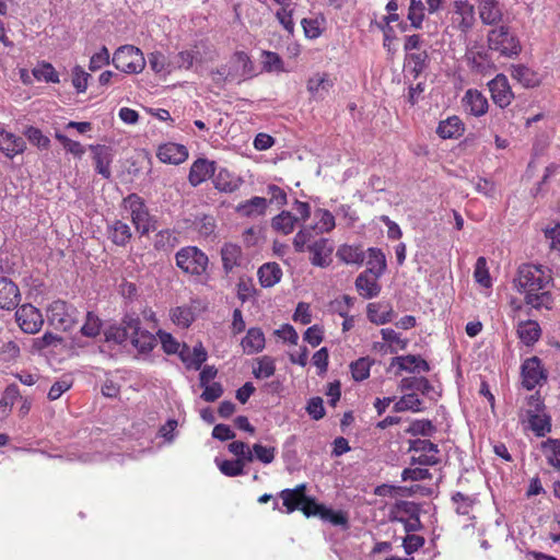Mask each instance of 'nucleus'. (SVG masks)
<instances>
[{
    "mask_svg": "<svg viewBox=\"0 0 560 560\" xmlns=\"http://www.w3.org/2000/svg\"><path fill=\"white\" fill-rule=\"evenodd\" d=\"M552 271L542 265L522 264L513 279L514 289L524 294V304L530 310L552 308Z\"/></svg>",
    "mask_w": 560,
    "mask_h": 560,
    "instance_id": "1",
    "label": "nucleus"
},
{
    "mask_svg": "<svg viewBox=\"0 0 560 560\" xmlns=\"http://www.w3.org/2000/svg\"><path fill=\"white\" fill-rule=\"evenodd\" d=\"M175 264L180 271L194 278L208 275L209 257L197 246H184L175 254Z\"/></svg>",
    "mask_w": 560,
    "mask_h": 560,
    "instance_id": "2",
    "label": "nucleus"
},
{
    "mask_svg": "<svg viewBox=\"0 0 560 560\" xmlns=\"http://www.w3.org/2000/svg\"><path fill=\"white\" fill-rule=\"evenodd\" d=\"M487 44L490 50L498 51L508 58L518 56L522 51L520 39L506 25L490 30L487 35Z\"/></svg>",
    "mask_w": 560,
    "mask_h": 560,
    "instance_id": "3",
    "label": "nucleus"
},
{
    "mask_svg": "<svg viewBox=\"0 0 560 560\" xmlns=\"http://www.w3.org/2000/svg\"><path fill=\"white\" fill-rule=\"evenodd\" d=\"M114 67L127 74L141 73L145 67V59L141 49L133 45L118 47L112 58Z\"/></svg>",
    "mask_w": 560,
    "mask_h": 560,
    "instance_id": "4",
    "label": "nucleus"
},
{
    "mask_svg": "<svg viewBox=\"0 0 560 560\" xmlns=\"http://www.w3.org/2000/svg\"><path fill=\"white\" fill-rule=\"evenodd\" d=\"M124 206L130 211L131 222L141 235L155 230V221L150 215L143 199L137 194H130L124 199Z\"/></svg>",
    "mask_w": 560,
    "mask_h": 560,
    "instance_id": "5",
    "label": "nucleus"
},
{
    "mask_svg": "<svg viewBox=\"0 0 560 560\" xmlns=\"http://www.w3.org/2000/svg\"><path fill=\"white\" fill-rule=\"evenodd\" d=\"M47 317L56 328L65 331L70 330L77 323V310L67 302L57 300L49 305Z\"/></svg>",
    "mask_w": 560,
    "mask_h": 560,
    "instance_id": "6",
    "label": "nucleus"
},
{
    "mask_svg": "<svg viewBox=\"0 0 560 560\" xmlns=\"http://www.w3.org/2000/svg\"><path fill=\"white\" fill-rule=\"evenodd\" d=\"M465 59L471 72L486 75L495 70L488 50L482 46L474 45L467 48Z\"/></svg>",
    "mask_w": 560,
    "mask_h": 560,
    "instance_id": "7",
    "label": "nucleus"
},
{
    "mask_svg": "<svg viewBox=\"0 0 560 560\" xmlns=\"http://www.w3.org/2000/svg\"><path fill=\"white\" fill-rule=\"evenodd\" d=\"M452 22L460 33H469L476 23L474 4L467 0H455L453 2Z\"/></svg>",
    "mask_w": 560,
    "mask_h": 560,
    "instance_id": "8",
    "label": "nucleus"
},
{
    "mask_svg": "<svg viewBox=\"0 0 560 560\" xmlns=\"http://www.w3.org/2000/svg\"><path fill=\"white\" fill-rule=\"evenodd\" d=\"M522 378L523 386L528 390L547 381V372L538 357L528 358L523 362Z\"/></svg>",
    "mask_w": 560,
    "mask_h": 560,
    "instance_id": "9",
    "label": "nucleus"
},
{
    "mask_svg": "<svg viewBox=\"0 0 560 560\" xmlns=\"http://www.w3.org/2000/svg\"><path fill=\"white\" fill-rule=\"evenodd\" d=\"M19 327L26 334H36L40 330L44 318L38 308L32 304H24L15 312Z\"/></svg>",
    "mask_w": 560,
    "mask_h": 560,
    "instance_id": "10",
    "label": "nucleus"
},
{
    "mask_svg": "<svg viewBox=\"0 0 560 560\" xmlns=\"http://www.w3.org/2000/svg\"><path fill=\"white\" fill-rule=\"evenodd\" d=\"M410 450L420 453L418 457H412V464L421 466H435L440 464L439 446L430 440H415L410 443Z\"/></svg>",
    "mask_w": 560,
    "mask_h": 560,
    "instance_id": "11",
    "label": "nucleus"
},
{
    "mask_svg": "<svg viewBox=\"0 0 560 560\" xmlns=\"http://www.w3.org/2000/svg\"><path fill=\"white\" fill-rule=\"evenodd\" d=\"M491 98L500 108L508 107L514 100V93L511 89L505 74L499 73L488 83Z\"/></svg>",
    "mask_w": 560,
    "mask_h": 560,
    "instance_id": "12",
    "label": "nucleus"
},
{
    "mask_svg": "<svg viewBox=\"0 0 560 560\" xmlns=\"http://www.w3.org/2000/svg\"><path fill=\"white\" fill-rule=\"evenodd\" d=\"M140 328V319L138 317L126 315L119 325H112L105 331L107 341H114L117 345H122L131 337L132 331Z\"/></svg>",
    "mask_w": 560,
    "mask_h": 560,
    "instance_id": "13",
    "label": "nucleus"
},
{
    "mask_svg": "<svg viewBox=\"0 0 560 560\" xmlns=\"http://www.w3.org/2000/svg\"><path fill=\"white\" fill-rule=\"evenodd\" d=\"M381 276L373 273L371 270L362 271L355 279V289L363 299L370 300L377 296L381 292L378 282Z\"/></svg>",
    "mask_w": 560,
    "mask_h": 560,
    "instance_id": "14",
    "label": "nucleus"
},
{
    "mask_svg": "<svg viewBox=\"0 0 560 560\" xmlns=\"http://www.w3.org/2000/svg\"><path fill=\"white\" fill-rule=\"evenodd\" d=\"M21 302L18 284L8 277H0V308L11 311Z\"/></svg>",
    "mask_w": 560,
    "mask_h": 560,
    "instance_id": "15",
    "label": "nucleus"
},
{
    "mask_svg": "<svg viewBox=\"0 0 560 560\" xmlns=\"http://www.w3.org/2000/svg\"><path fill=\"white\" fill-rule=\"evenodd\" d=\"M462 104L465 112L475 117L486 115L489 108L487 97L476 89H469L465 92Z\"/></svg>",
    "mask_w": 560,
    "mask_h": 560,
    "instance_id": "16",
    "label": "nucleus"
},
{
    "mask_svg": "<svg viewBox=\"0 0 560 560\" xmlns=\"http://www.w3.org/2000/svg\"><path fill=\"white\" fill-rule=\"evenodd\" d=\"M156 156L162 163L178 165L187 160L188 150L183 144L167 142L159 147Z\"/></svg>",
    "mask_w": 560,
    "mask_h": 560,
    "instance_id": "17",
    "label": "nucleus"
},
{
    "mask_svg": "<svg viewBox=\"0 0 560 560\" xmlns=\"http://www.w3.org/2000/svg\"><path fill=\"white\" fill-rule=\"evenodd\" d=\"M477 8L485 25H498L502 22L503 11L499 0H477Z\"/></svg>",
    "mask_w": 560,
    "mask_h": 560,
    "instance_id": "18",
    "label": "nucleus"
},
{
    "mask_svg": "<svg viewBox=\"0 0 560 560\" xmlns=\"http://www.w3.org/2000/svg\"><path fill=\"white\" fill-rule=\"evenodd\" d=\"M215 173V163L207 159H197L190 166L188 182L196 187L212 177Z\"/></svg>",
    "mask_w": 560,
    "mask_h": 560,
    "instance_id": "19",
    "label": "nucleus"
},
{
    "mask_svg": "<svg viewBox=\"0 0 560 560\" xmlns=\"http://www.w3.org/2000/svg\"><path fill=\"white\" fill-rule=\"evenodd\" d=\"M26 149V142L20 136L0 129V151L9 159L22 154Z\"/></svg>",
    "mask_w": 560,
    "mask_h": 560,
    "instance_id": "20",
    "label": "nucleus"
},
{
    "mask_svg": "<svg viewBox=\"0 0 560 560\" xmlns=\"http://www.w3.org/2000/svg\"><path fill=\"white\" fill-rule=\"evenodd\" d=\"M311 262L317 267H327L331 262L334 247L328 238H319L308 246Z\"/></svg>",
    "mask_w": 560,
    "mask_h": 560,
    "instance_id": "21",
    "label": "nucleus"
},
{
    "mask_svg": "<svg viewBox=\"0 0 560 560\" xmlns=\"http://www.w3.org/2000/svg\"><path fill=\"white\" fill-rule=\"evenodd\" d=\"M392 366L397 365L398 372L396 374H399L401 371H406L409 373H416V372H429L430 365L429 363L422 359L420 355L415 354H407V355H399L392 359L390 362Z\"/></svg>",
    "mask_w": 560,
    "mask_h": 560,
    "instance_id": "22",
    "label": "nucleus"
},
{
    "mask_svg": "<svg viewBox=\"0 0 560 560\" xmlns=\"http://www.w3.org/2000/svg\"><path fill=\"white\" fill-rule=\"evenodd\" d=\"M221 259L224 272L228 275L244 262L243 250L240 245L225 243L221 248Z\"/></svg>",
    "mask_w": 560,
    "mask_h": 560,
    "instance_id": "23",
    "label": "nucleus"
},
{
    "mask_svg": "<svg viewBox=\"0 0 560 560\" xmlns=\"http://www.w3.org/2000/svg\"><path fill=\"white\" fill-rule=\"evenodd\" d=\"M279 497L283 501V506L288 514L300 510L302 503L305 502L306 497V485L300 483L293 489H284L280 491Z\"/></svg>",
    "mask_w": 560,
    "mask_h": 560,
    "instance_id": "24",
    "label": "nucleus"
},
{
    "mask_svg": "<svg viewBox=\"0 0 560 560\" xmlns=\"http://www.w3.org/2000/svg\"><path fill=\"white\" fill-rule=\"evenodd\" d=\"M465 132V124L454 115L441 120L436 128V135L441 139H458Z\"/></svg>",
    "mask_w": 560,
    "mask_h": 560,
    "instance_id": "25",
    "label": "nucleus"
},
{
    "mask_svg": "<svg viewBox=\"0 0 560 560\" xmlns=\"http://www.w3.org/2000/svg\"><path fill=\"white\" fill-rule=\"evenodd\" d=\"M214 188L222 192H234L240 189L243 179L226 168H221L217 175H213Z\"/></svg>",
    "mask_w": 560,
    "mask_h": 560,
    "instance_id": "26",
    "label": "nucleus"
},
{
    "mask_svg": "<svg viewBox=\"0 0 560 560\" xmlns=\"http://www.w3.org/2000/svg\"><path fill=\"white\" fill-rule=\"evenodd\" d=\"M334 81L326 72L315 73L307 80L306 89L312 97L323 98L332 88Z\"/></svg>",
    "mask_w": 560,
    "mask_h": 560,
    "instance_id": "27",
    "label": "nucleus"
},
{
    "mask_svg": "<svg viewBox=\"0 0 560 560\" xmlns=\"http://www.w3.org/2000/svg\"><path fill=\"white\" fill-rule=\"evenodd\" d=\"M511 77L524 88H535L540 84L539 74L525 65H512Z\"/></svg>",
    "mask_w": 560,
    "mask_h": 560,
    "instance_id": "28",
    "label": "nucleus"
},
{
    "mask_svg": "<svg viewBox=\"0 0 560 560\" xmlns=\"http://www.w3.org/2000/svg\"><path fill=\"white\" fill-rule=\"evenodd\" d=\"M179 357L187 369L199 370L202 363L206 362L208 354L202 343L199 342L192 350L184 346L183 350L179 352Z\"/></svg>",
    "mask_w": 560,
    "mask_h": 560,
    "instance_id": "29",
    "label": "nucleus"
},
{
    "mask_svg": "<svg viewBox=\"0 0 560 560\" xmlns=\"http://www.w3.org/2000/svg\"><path fill=\"white\" fill-rule=\"evenodd\" d=\"M516 334L524 345L533 346L539 340L541 336V329L536 320L526 319L521 320L517 324Z\"/></svg>",
    "mask_w": 560,
    "mask_h": 560,
    "instance_id": "30",
    "label": "nucleus"
},
{
    "mask_svg": "<svg viewBox=\"0 0 560 560\" xmlns=\"http://www.w3.org/2000/svg\"><path fill=\"white\" fill-rule=\"evenodd\" d=\"M93 151V160L95 164V171L101 174L104 178H109L112 175L110 163L112 154L109 149L105 145H91Z\"/></svg>",
    "mask_w": 560,
    "mask_h": 560,
    "instance_id": "31",
    "label": "nucleus"
},
{
    "mask_svg": "<svg viewBox=\"0 0 560 560\" xmlns=\"http://www.w3.org/2000/svg\"><path fill=\"white\" fill-rule=\"evenodd\" d=\"M265 342L266 340L262 330L258 327H252L247 330L241 345L245 353L254 354L262 351Z\"/></svg>",
    "mask_w": 560,
    "mask_h": 560,
    "instance_id": "32",
    "label": "nucleus"
},
{
    "mask_svg": "<svg viewBox=\"0 0 560 560\" xmlns=\"http://www.w3.org/2000/svg\"><path fill=\"white\" fill-rule=\"evenodd\" d=\"M336 255L339 260L347 265L361 266L365 259V253L361 245H340Z\"/></svg>",
    "mask_w": 560,
    "mask_h": 560,
    "instance_id": "33",
    "label": "nucleus"
},
{
    "mask_svg": "<svg viewBox=\"0 0 560 560\" xmlns=\"http://www.w3.org/2000/svg\"><path fill=\"white\" fill-rule=\"evenodd\" d=\"M267 209V199L255 196L248 200L238 203L235 208L236 212L242 217H255L265 214Z\"/></svg>",
    "mask_w": 560,
    "mask_h": 560,
    "instance_id": "34",
    "label": "nucleus"
},
{
    "mask_svg": "<svg viewBox=\"0 0 560 560\" xmlns=\"http://www.w3.org/2000/svg\"><path fill=\"white\" fill-rule=\"evenodd\" d=\"M257 275L261 287L271 288L281 280L282 270L277 262H267L258 269Z\"/></svg>",
    "mask_w": 560,
    "mask_h": 560,
    "instance_id": "35",
    "label": "nucleus"
},
{
    "mask_svg": "<svg viewBox=\"0 0 560 560\" xmlns=\"http://www.w3.org/2000/svg\"><path fill=\"white\" fill-rule=\"evenodd\" d=\"M130 341L141 353L150 352L156 345L154 335L150 331L141 330V327L137 331L131 332Z\"/></svg>",
    "mask_w": 560,
    "mask_h": 560,
    "instance_id": "36",
    "label": "nucleus"
},
{
    "mask_svg": "<svg viewBox=\"0 0 560 560\" xmlns=\"http://www.w3.org/2000/svg\"><path fill=\"white\" fill-rule=\"evenodd\" d=\"M109 238L115 245L126 246L131 240L132 233L130 226L120 220H116L109 226Z\"/></svg>",
    "mask_w": 560,
    "mask_h": 560,
    "instance_id": "37",
    "label": "nucleus"
},
{
    "mask_svg": "<svg viewBox=\"0 0 560 560\" xmlns=\"http://www.w3.org/2000/svg\"><path fill=\"white\" fill-rule=\"evenodd\" d=\"M368 268L365 270H371L373 273L377 276H383L386 270V257L381 248L370 247L368 248Z\"/></svg>",
    "mask_w": 560,
    "mask_h": 560,
    "instance_id": "38",
    "label": "nucleus"
},
{
    "mask_svg": "<svg viewBox=\"0 0 560 560\" xmlns=\"http://www.w3.org/2000/svg\"><path fill=\"white\" fill-rule=\"evenodd\" d=\"M418 514V508L413 502L398 501L390 509L388 517L390 522H402L406 515L409 517Z\"/></svg>",
    "mask_w": 560,
    "mask_h": 560,
    "instance_id": "39",
    "label": "nucleus"
},
{
    "mask_svg": "<svg viewBox=\"0 0 560 560\" xmlns=\"http://www.w3.org/2000/svg\"><path fill=\"white\" fill-rule=\"evenodd\" d=\"M541 450L550 466L555 469H560V440L547 439L541 443Z\"/></svg>",
    "mask_w": 560,
    "mask_h": 560,
    "instance_id": "40",
    "label": "nucleus"
},
{
    "mask_svg": "<svg viewBox=\"0 0 560 560\" xmlns=\"http://www.w3.org/2000/svg\"><path fill=\"white\" fill-rule=\"evenodd\" d=\"M527 419L529 428L536 436H545L551 431V417L547 412L541 415H530Z\"/></svg>",
    "mask_w": 560,
    "mask_h": 560,
    "instance_id": "41",
    "label": "nucleus"
},
{
    "mask_svg": "<svg viewBox=\"0 0 560 560\" xmlns=\"http://www.w3.org/2000/svg\"><path fill=\"white\" fill-rule=\"evenodd\" d=\"M172 322L182 328H188L195 320V314L190 306H176L170 312Z\"/></svg>",
    "mask_w": 560,
    "mask_h": 560,
    "instance_id": "42",
    "label": "nucleus"
},
{
    "mask_svg": "<svg viewBox=\"0 0 560 560\" xmlns=\"http://www.w3.org/2000/svg\"><path fill=\"white\" fill-rule=\"evenodd\" d=\"M296 222L298 218L294 217L291 212L282 211L272 219L271 225L273 230L287 235L293 232Z\"/></svg>",
    "mask_w": 560,
    "mask_h": 560,
    "instance_id": "43",
    "label": "nucleus"
},
{
    "mask_svg": "<svg viewBox=\"0 0 560 560\" xmlns=\"http://www.w3.org/2000/svg\"><path fill=\"white\" fill-rule=\"evenodd\" d=\"M399 387L401 390H419L423 395H428L433 389L429 380L423 376L404 377L400 381Z\"/></svg>",
    "mask_w": 560,
    "mask_h": 560,
    "instance_id": "44",
    "label": "nucleus"
},
{
    "mask_svg": "<svg viewBox=\"0 0 560 560\" xmlns=\"http://www.w3.org/2000/svg\"><path fill=\"white\" fill-rule=\"evenodd\" d=\"M425 18V7L421 0H410L407 19L410 21V26L420 30Z\"/></svg>",
    "mask_w": 560,
    "mask_h": 560,
    "instance_id": "45",
    "label": "nucleus"
},
{
    "mask_svg": "<svg viewBox=\"0 0 560 560\" xmlns=\"http://www.w3.org/2000/svg\"><path fill=\"white\" fill-rule=\"evenodd\" d=\"M422 401L417 394H406L399 398L394 405L395 412L413 411L419 412L422 410Z\"/></svg>",
    "mask_w": 560,
    "mask_h": 560,
    "instance_id": "46",
    "label": "nucleus"
},
{
    "mask_svg": "<svg viewBox=\"0 0 560 560\" xmlns=\"http://www.w3.org/2000/svg\"><path fill=\"white\" fill-rule=\"evenodd\" d=\"M374 361L369 357H363L350 364L351 375L354 381L362 382L370 376L371 366Z\"/></svg>",
    "mask_w": 560,
    "mask_h": 560,
    "instance_id": "47",
    "label": "nucleus"
},
{
    "mask_svg": "<svg viewBox=\"0 0 560 560\" xmlns=\"http://www.w3.org/2000/svg\"><path fill=\"white\" fill-rule=\"evenodd\" d=\"M33 75L38 81H45L48 83H59V74L49 62L43 61L33 69Z\"/></svg>",
    "mask_w": 560,
    "mask_h": 560,
    "instance_id": "48",
    "label": "nucleus"
},
{
    "mask_svg": "<svg viewBox=\"0 0 560 560\" xmlns=\"http://www.w3.org/2000/svg\"><path fill=\"white\" fill-rule=\"evenodd\" d=\"M293 12L294 9L291 3L287 5H280V8L277 10L275 14L279 24L289 35H293L295 28V23L293 21Z\"/></svg>",
    "mask_w": 560,
    "mask_h": 560,
    "instance_id": "49",
    "label": "nucleus"
},
{
    "mask_svg": "<svg viewBox=\"0 0 560 560\" xmlns=\"http://www.w3.org/2000/svg\"><path fill=\"white\" fill-rule=\"evenodd\" d=\"M275 372V360L268 355L257 359L256 366L253 368V374L256 378H268L272 376Z\"/></svg>",
    "mask_w": 560,
    "mask_h": 560,
    "instance_id": "50",
    "label": "nucleus"
},
{
    "mask_svg": "<svg viewBox=\"0 0 560 560\" xmlns=\"http://www.w3.org/2000/svg\"><path fill=\"white\" fill-rule=\"evenodd\" d=\"M316 224L313 228L317 229L320 233H329L336 226L334 214L327 209H317L315 211Z\"/></svg>",
    "mask_w": 560,
    "mask_h": 560,
    "instance_id": "51",
    "label": "nucleus"
},
{
    "mask_svg": "<svg viewBox=\"0 0 560 560\" xmlns=\"http://www.w3.org/2000/svg\"><path fill=\"white\" fill-rule=\"evenodd\" d=\"M474 279L483 288H490L492 280L487 266V259L483 256L477 258L474 270Z\"/></svg>",
    "mask_w": 560,
    "mask_h": 560,
    "instance_id": "52",
    "label": "nucleus"
},
{
    "mask_svg": "<svg viewBox=\"0 0 560 560\" xmlns=\"http://www.w3.org/2000/svg\"><path fill=\"white\" fill-rule=\"evenodd\" d=\"M20 397V389L18 385L11 384L9 385L1 399H0V415L2 417H5L11 411V408L14 404V401Z\"/></svg>",
    "mask_w": 560,
    "mask_h": 560,
    "instance_id": "53",
    "label": "nucleus"
},
{
    "mask_svg": "<svg viewBox=\"0 0 560 560\" xmlns=\"http://www.w3.org/2000/svg\"><path fill=\"white\" fill-rule=\"evenodd\" d=\"M246 464L243 459H224L218 463V467L224 476L237 477L244 474Z\"/></svg>",
    "mask_w": 560,
    "mask_h": 560,
    "instance_id": "54",
    "label": "nucleus"
},
{
    "mask_svg": "<svg viewBox=\"0 0 560 560\" xmlns=\"http://www.w3.org/2000/svg\"><path fill=\"white\" fill-rule=\"evenodd\" d=\"M72 85L77 93H85L89 80L92 78L81 66L77 65L71 70Z\"/></svg>",
    "mask_w": 560,
    "mask_h": 560,
    "instance_id": "55",
    "label": "nucleus"
},
{
    "mask_svg": "<svg viewBox=\"0 0 560 560\" xmlns=\"http://www.w3.org/2000/svg\"><path fill=\"white\" fill-rule=\"evenodd\" d=\"M102 329L101 318L93 312H88L85 323L81 327V332L85 337L94 338L100 335Z\"/></svg>",
    "mask_w": 560,
    "mask_h": 560,
    "instance_id": "56",
    "label": "nucleus"
},
{
    "mask_svg": "<svg viewBox=\"0 0 560 560\" xmlns=\"http://www.w3.org/2000/svg\"><path fill=\"white\" fill-rule=\"evenodd\" d=\"M250 451L254 455V459H257L265 465L272 463L275 460L276 454H277L276 447L264 446L259 443H255Z\"/></svg>",
    "mask_w": 560,
    "mask_h": 560,
    "instance_id": "57",
    "label": "nucleus"
},
{
    "mask_svg": "<svg viewBox=\"0 0 560 560\" xmlns=\"http://www.w3.org/2000/svg\"><path fill=\"white\" fill-rule=\"evenodd\" d=\"M55 138L62 144L67 152L73 154L75 158L81 159L84 155L85 149L79 141L71 140L60 132H56Z\"/></svg>",
    "mask_w": 560,
    "mask_h": 560,
    "instance_id": "58",
    "label": "nucleus"
},
{
    "mask_svg": "<svg viewBox=\"0 0 560 560\" xmlns=\"http://www.w3.org/2000/svg\"><path fill=\"white\" fill-rule=\"evenodd\" d=\"M25 137L28 141L36 145L39 149L47 150L50 147V140L47 136H45L40 129L36 127H28L24 132Z\"/></svg>",
    "mask_w": 560,
    "mask_h": 560,
    "instance_id": "59",
    "label": "nucleus"
},
{
    "mask_svg": "<svg viewBox=\"0 0 560 560\" xmlns=\"http://www.w3.org/2000/svg\"><path fill=\"white\" fill-rule=\"evenodd\" d=\"M230 453L236 456L237 459H243L246 463L254 460V455L248 445L242 441H233L228 445Z\"/></svg>",
    "mask_w": 560,
    "mask_h": 560,
    "instance_id": "60",
    "label": "nucleus"
},
{
    "mask_svg": "<svg viewBox=\"0 0 560 560\" xmlns=\"http://www.w3.org/2000/svg\"><path fill=\"white\" fill-rule=\"evenodd\" d=\"M110 63L109 50L106 46H102V48L93 54L90 58L89 70L95 72Z\"/></svg>",
    "mask_w": 560,
    "mask_h": 560,
    "instance_id": "61",
    "label": "nucleus"
},
{
    "mask_svg": "<svg viewBox=\"0 0 560 560\" xmlns=\"http://www.w3.org/2000/svg\"><path fill=\"white\" fill-rule=\"evenodd\" d=\"M407 432L412 435L432 436L435 432V427L428 419L415 420Z\"/></svg>",
    "mask_w": 560,
    "mask_h": 560,
    "instance_id": "62",
    "label": "nucleus"
},
{
    "mask_svg": "<svg viewBox=\"0 0 560 560\" xmlns=\"http://www.w3.org/2000/svg\"><path fill=\"white\" fill-rule=\"evenodd\" d=\"M381 304L370 303L366 307V315L370 322L376 325H384L390 322V312H380Z\"/></svg>",
    "mask_w": 560,
    "mask_h": 560,
    "instance_id": "63",
    "label": "nucleus"
},
{
    "mask_svg": "<svg viewBox=\"0 0 560 560\" xmlns=\"http://www.w3.org/2000/svg\"><path fill=\"white\" fill-rule=\"evenodd\" d=\"M428 57L429 56L425 50H419L407 55L408 62L412 65V72H415L416 77L425 69Z\"/></svg>",
    "mask_w": 560,
    "mask_h": 560,
    "instance_id": "64",
    "label": "nucleus"
}]
</instances>
